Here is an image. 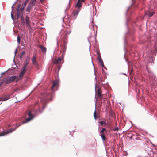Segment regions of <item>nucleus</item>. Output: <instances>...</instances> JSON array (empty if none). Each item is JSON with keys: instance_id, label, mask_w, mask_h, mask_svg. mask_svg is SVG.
<instances>
[{"instance_id": "nucleus-36", "label": "nucleus", "mask_w": 157, "mask_h": 157, "mask_svg": "<svg viewBox=\"0 0 157 157\" xmlns=\"http://www.w3.org/2000/svg\"><path fill=\"white\" fill-rule=\"evenodd\" d=\"M16 52H17V50H16V51L15 52V53H16Z\"/></svg>"}, {"instance_id": "nucleus-16", "label": "nucleus", "mask_w": 157, "mask_h": 157, "mask_svg": "<svg viewBox=\"0 0 157 157\" xmlns=\"http://www.w3.org/2000/svg\"><path fill=\"white\" fill-rule=\"evenodd\" d=\"M61 61V59L60 58H58L57 59H55L54 60V64H58L60 63Z\"/></svg>"}, {"instance_id": "nucleus-40", "label": "nucleus", "mask_w": 157, "mask_h": 157, "mask_svg": "<svg viewBox=\"0 0 157 157\" xmlns=\"http://www.w3.org/2000/svg\"><path fill=\"white\" fill-rule=\"evenodd\" d=\"M134 0H132V1H134Z\"/></svg>"}, {"instance_id": "nucleus-27", "label": "nucleus", "mask_w": 157, "mask_h": 157, "mask_svg": "<svg viewBox=\"0 0 157 157\" xmlns=\"http://www.w3.org/2000/svg\"><path fill=\"white\" fill-rule=\"evenodd\" d=\"M113 130V131H118V130H119V128H118V127H117L116 128H113L112 129Z\"/></svg>"}, {"instance_id": "nucleus-3", "label": "nucleus", "mask_w": 157, "mask_h": 157, "mask_svg": "<svg viewBox=\"0 0 157 157\" xmlns=\"http://www.w3.org/2000/svg\"><path fill=\"white\" fill-rule=\"evenodd\" d=\"M24 7L20 8V6L17 9V17L18 19L21 17V20L22 22H24V18H23V11Z\"/></svg>"}, {"instance_id": "nucleus-28", "label": "nucleus", "mask_w": 157, "mask_h": 157, "mask_svg": "<svg viewBox=\"0 0 157 157\" xmlns=\"http://www.w3.org/2000/svg\"><path fill=\"white\" fill-rule=\"evenodd\" d=\"M28 1V0H26L24 2L23 5H24V6H25L27 4Z\"/></svg>"}, {"instance_id": "nucleus-17", "label": "nucleus", "mask_w": 157, "mask_h": 157, "mask_svg": "<svg viewBox=\"0 0 157 157\" xmlns=\"http://www.w3.org/2000/svg\"><path fill=\"white\" fill-rule=\"evenodd\" d=\"M36 3V0H31V1L29 5L32 7L33 6L35 5Z\"/></svg>"}, {"instance_id": "nucleus-12", "label": "nucleus", "mask_w": 157, "mask_h": 157, "mask_svg": "<svg viewBox=\"0 0 157 157\" xmlns=\"http://www.w3.org/2000/svg\"><path fill=\"white\" fill-rule=\"evenodd\" d=\"M80 8H79L77 10H75L73 11L72 14L75 17H76L77 16L79 12L80 11Z\"/></svg>"}, {"instance_id": "nucleus-32", "label": "nucleus", "mask_w": 157, "mask_h": 157, "mask_svg": "<svg viewBox=\"0 0 157 157\" xmlns=\"http://www.w3.org/2000/svg\"><path fill=\"white\" fill-rule=\"evenodd\" d=\"M11 17H12V19H13L14 18V17H13V13H11Z\"/></svg>"}, {"instance_id": "nucleus-31", "label": "nucleus", "mask_w": 157, "mask_h": 157, "mask_svg": "<svg viewBox=\"0 0 157 157\" xmlns=\"http://www.w3.org/2000/svg\"><path fill=\"white\" fill-rule=\"evenodd\" d=\"M97 54L98 55V56H99V55H101V54H100V52H99L97 51Z\"/></svg>"}, {"instance_id": "nucleus-20", "label": "nucleus", "mask_w": 157, "mask_h": 157, "mask_svg": "<svg viewBox=\"0 0 157 157\" xmlns=\"http://www.w3.org/2000/svg\"><path fill=\"white\" fill-rule=\"evenodd\" d=\"M26 23L28 25H29L30 24V21L29 20V17L28 16H27L25 18Z\"/></svg>"}, {"instance_id": "nucleus-19", "label": "nucleus", "mask_w": 157, "mask_h": 157, "mask_svg": "<svg viewBox=\"0 0 157 157\" xmlns=\"http://www.w3.org/2000/svg\"><path fill=\"white\" fill-rule=\"evenodd\" d=\"M40 47L43 52H46V49L45 47L41 45H40Z\"/></svg>"}, {"instance_id": "nucleus-39", "label": "nucleus", "mask_w": 157, "mask_h": 157, "mask_svg": "<svg viewBox=\"0 0 157 157\" xmlns=\"http://www.w3.org/2000/svg\"><path fill=\"white\" fill-rule=\"evenodd\" d=\"M1 84H0V87L1 86Z\"/></svg>"}, {"instance_id": "nucleus-22", "label": "nucleus", "mask_w": 157, "mask_h": 157, "mask_svg": "<svg viewBox=\"0 0 157 157\" xmlns=\"http://www.w3.org/2000/svg\"><path fill=\"white\" fill-rule=\"evenodd\" d=\"M32 7L29 5L28 7L27 8L26 11L28 12H29L30 10L32 9Z\"/></svg>"}, {"instance_id": "nucleus-8", "label": "nucleus", "mask_w": 157, "mask_h": 157, "mask_svg": "<svg viewBox=\"0 0 157 157\" xmlns=\"http://www.w3.org/2000/svg\"><path fill=\"white\" fill-rule=\"evenodd\" d=\"M59 84V82L57 80L54 81L53 82L52 86L51 88V90L52 91H54L56 88H57Z\"/></svg>"}, {"instance_id": "nucleus-38", "label": "nucleus", "mask_w": 157, "mask_h": 157, "mask_svg": "<svg viewBox=\"0 0 157 157\" xmlns=\"http://www.w3.org/2000/svg\"><path fill=\"white\" fill-rule=\"evenodd\" d=\"M132 71V69L131 70V72Z\"/></svg>"}, {"instance_id": "nucleus-15", "label": "nucleus", "mask_w": 157, "mask_h": 157, "mask_svg": "<svg viewBox=\"0 0 157 157\" xmlns=\"http://www.w3.org/2000/svg\"><path fill=\"white\" fill-rule=\"evenodd\" d=\"M94 116L95 120H96L97 118H99V115L98 113H97L96 110L94 112Z\"/></svg>"}, {"instance_id": "nucleus-2", "label": "nucleus", "mask_w": 157, "mask_h": 157, "mask_svg": "<svg viewBox=\"0 0 157 157\" xmlns=\"http://www.w3.org/2000/svg\"><path fill=\"white\" fill-rule=\"evenodd\" d=\"M28 116H29V117L26 119L25 121H24V122L23 123H21V124L19 125L16 128H13V129H10L7 130L6 131L2 133H0V137L4 136V135H6L8 133L12 132L13 131H14L20 125L23 124L24 123H26L29 121L30 120H31L33 118V115L32 114L31 112V111L29 112V113L28 114Z\"/></svg>"}, {"instance_id": "nucleus-9", "label": "nucleus", "mask_w": 157, "mask_h": 157, "mask_svg": "<svg viewBox=\"0 0 157 157\" xmlns=\"http://www.w3.org/2000/svg\"><path fill=\"white\" fill-rule=\"evenodd\" d=\"M85 0H78L75 7L81 8L82 5V2H84Z\"/></svg>"}, {"instance_id": "nucleus-7", "label": "nucleus", "mask_w": 157, "mask_h": 157, "mask_svg": "<svg viewBox=\"0 0 157 157\" xmlns=\"http://www.w3.org/2000/svg\"><path fill=\"white\" fill-rule=\"evenodd\" d=\"M32 64H34L36 68L39 67V65L36 60V56L35 55H33L31 59Z\"/></svg>"}, {"instance_id": "nucleus-23", "label": "nucleus", "mask_w": 157, "mask_h": 157, "mask_svg": "<svg viewBox=\"0 0 157 157\" xmlns=\"http://www.w3.org/2000/svg\"><path fill=\"white\" fill-rule=\"evenodd\" d=\"M9 98H0V101H4L8 100Z\"/></svg>"}, {"instance_id": "nucleus-10", "label": "nucleus", "mask_w": 157, "mask_h": 157, "mask_svg": "<svg viewBox=\"0 0 157 157\" xmlns=\"http://www.w3.org/2000/svg\"><path fill=\"white\" fill-rule=\"evenodd\" d=\"M26 70H22V71L20 73V75H19V78H17L18 79L16 80V82H17L19 80L21 79L22 77H23L24 74L26 72Z\"/></svg>"}, {"instance_id": "nucleus-29", "label": "nucleus", "mask_w": 157, "mask_h": 157, "mask_svg": "<svg viewBox=\"0 0 157 157\" xmlns=\"http://www.w3.org/2000/svg\"><path fill=\"white\" fill-rule=\"evenodd\" d=\"M101 55H99V56H98V57H97V59H101Z\"/></svg>"}, {"instance_id": "nucleus-25", "label": "nucleus", "mask_w": 157, "mask_h": 157, "mask_svg": "<svg viewBox=\"0 0 157 157\" xmlns=\"http://www.w3.org/2000/svg\"><path fill=\"white\" fill-rule=\"evenodd\" d=\"M100 123L102 125L103 124H105V125L106 124V123L105 121H101L100 122Z\"/></svg>"}, {"instance_id": "nucleus-26", "label": "nucleus", "mask_w": 157, "mask_h": 157, "mask_svg": "<svg viewBox=\"0 0 157 157\" xmlns=\"http://www.w3.org/2000/svg\"><path fill=\"white\" fill-rule=\"evenodd\" d=\"M17 41L19 44H20V37L19 36L17 37Z\"/></svg>"}, {"instance_id": "nucleus-34", "label": "nucleus", "mask_w": 157, "mask_h": 157, "mask_svg": "<svg viewBox=\"0 0 157 157\" xmlns=\"http://www.w3.org/2000/svg\"><path fill=\"white\" fill-rule=\"evenodd\" d=\"M44 0H40V2H43V1H44Z\"/></svg>"}, {"instance_id": "nucleus-1", "label": "nucleus", "mask_w": 157, "mask_h": 157, "mask_svg": "<svg viewBox=\"0 0 157 157\" xmlns=\"http://www.w3.org/2000/svg\"><path fill=\"white\" fill-rule=\"evenodd\" d=\"M28 116H29V117L26 119L25 121H24V122L23 123H21V124L19 125L16 128H13V129H10L7 130L6 131L2 133H0V137L4 136V135H6L8 133L12 132L13 131H14L20 125L23 124L24 123H26L29 121L30 120H31L33 118V115L32 114L31 112V111L29 112V113L28 114Z\"/></svg>"}, {"instance_id": "nucleus-21", "label": "nucleus", "mask_w": 157, "mask_h": 157, "mask_svg": "<svg viewBox=\"0 0 157 157\" xmlns=\"http://www.w3.org/2000/svg\"><path fill=\"white\" fill-rule=\"evenodd\" d=\"M98 60L100 63V66H102V67H104V65L103 63V61H102L101 58Z\"/></svg>"}, {"instance_id": "nucleus-14", "label": "nucleus", "mask_w": 157, "mask_h": 157, "mask_svg": "<svg viewBox=\"0 0 157 157\" xmlns=\"http://www.w3.org/2000/svg\"><path fill=\"white\" fill-rule=\"evenodd\" d=\"M154 13L153 10H149L146 13L145 15H148L149 17H151L152 16Z\"/></svg>"}, {"instance_id": "nucleus-11", "label": "nucleus", "mask_w": 157, "mask_h": 157, "mask_svg": "<svg viewBox=\"0 0 157 157\" xmlns=\"http://www.w3.org/2000/svg\"><path fill=\"white\" fill-rule=\"evenodd\" d=\"M29 59H27L24 63V67L22 68V69L26 70L29 61Z\"/></svg>"}, {"instance_id": "nucleus-30", "label": "nucleus", "mask_w": 157, "mask_h": 157, "mask_svg": "<svg viewBox=\"0 0 157 157\" xmlns=\"http://www.w3.org/2000/svg\"><path fill=\"white\" fill-rule=\"evenodd\" d=\"M25 53V51H23L22 52L21 54V56H22V55H24Z\"/></svg>"}, {"instance_id": "nucleus-33", "label": "nucleus", "mask_w": 157, "mask_h": 157, "mask_svg": "<svg viewBox=\"0 0 157 157\" xmlns=\"http://www.w3.org/2000/svg\"><path fill=\"white\" fill-rule=\"evenodd\" d=\"M97 84H95V90H96V89L97 88Z\"/></svg>"}, {"instance_id": "nucleus-18", "label": "nucleus", "mask_w": 157, "mask_h": 157, "mask_svg": "<svg viewBox=\"0 0 157 157\" xmlns=\"http://www.w3.org/2000/svg\"><path fill=\"white\" fill-rule=\"evenodd\" d=\"M107 131L105 128H102L100 132L101 135H105V134L107 132Z\"/></svg>"}, {"instance_id": "nucleus-5", "label": "nucleus", "mask_w": 157, "mask_h": 157, "mask_svg": "<svg viewBox=\"0 0 157 157\" xmlns=\"http://www.w3.org/2000/svg\"><path fill=\"white\" fill-rule=\"evenodd\" d=\"M52 96L51 94H46L43 96V98L41 99V101L43 103H45L46 101L49 100H50Z\"/></svg>"}, {"instance_id": "nucleus-4", "label": "nucleus", "mask_w": 157, "mask_h": 157, "mask_svg": "<svg viewBox=\"0 0 157 157\" xmlns=\"http://www.w3.org/2000/svg\"><path fill=\"white\" fill-rule=\"evenodd\" d=\"M18 78V77L16 76L6 78L3 80V82L6 84H9L14 81Z\"/></svg>"}, {"instance_id": "nucleus-13", "label": "nucleus", "mask_w": 157, "mask_h": 157, "mask_svg": "<svg viewBox=\"0 0 157 157\" xmlns=\"http://www.w3.org/2000/svg\"><path fill=\"white\" fill-rule=\"evenodd\" d=\"M61 47L62 48L61 51H62L64 53L66 49V44L64 43V44L61 45Z\"/></svg>"}, {"instance_id": "nucleus-37", "label": "nucleus", "mask_w": 157, "mask_h": 157, "mask_svg": "<svg viewBox=\"0 0 157 157\" xmlns=\"http://www.w3.org/2000/svg\"><path fill=\"white\" fill-rule=\"evenodd\" d=\"M13 6H12V8H13ZM13 9H12V10H13Z\"/></svg>"}, {"instance_id": "nucleus-35", "label": "nucleus", "mask_w": 157, "mask_h": 157, "mask_svg": "<svg viewBox=\"0 0 157 157\" xmlns=\"http://www.w3.org/2000/svg\"><path fill=\"white\" fill-rule=\"evenodd\" d=\"M152 149L151 148H150V151H152Z\"/></svg>"}, {"instance_id": "nucleus-6", "label": "nucleus", "mask_w": 157, "mask_h": 157, "mask_svg": "<svg viewBox=\"0 0 157 157\" xmlns=\"http://www.w3.org/2000/svg\"><path fill=\"white\" fill-rule=\"evenodd\" d=\"M102 91L100 88L98 87L97 96L98 99L101 101L103 98V95L101 94Z\"/></svg>"}, {"instance_id": "nucleus-24", "label": "nucleus", "mask_w": 157, "mask_h": 157, "mask_svg": "<svg viewBox=\"0 0 157 157\" xmlns=\"http://www.w3.org/2000/svg\"><path fill=\"white\" fill-rule=\"evenodd\" d=\"M101 137L102 140H105L107 139V138L105 135H101Z\"/></svg>"}]
</instances>
